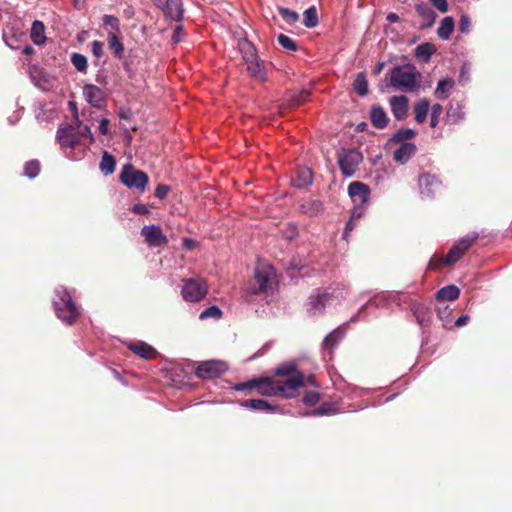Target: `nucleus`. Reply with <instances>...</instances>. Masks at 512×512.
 <instances>
[{"label":"nucleus","mask_w":512,"mask_h":512,"mask_svg":"<svg viewBox=\"0 0 512 512\" xmlns=\"http://www.w3.org/2000/svg\"><path fill=\"white\" fill-rule=\"evenodd\" d=\"M45 27L41 21H34L31 27L30 37L34 44L41 45L45 42Z\"/></svg>","instance_id":"obj_33"},{"label":"nucleus","mask_w":512,"mask_h":512,"mask_svg":"<svg viewBox=\"0 0 512 512\" xmlns=\"http://www.w3.org/2000/svg\"><path fill=\"white\" fill-rule=\"evenodd\" d=\"M429 101L427 99L419 100L414 106L415 120L417 123L421 124L426 120L428 111H429Z\"/></svg>","instance_id":"obj_36"},{"label":"nucleus","mask_w":512,"mask_h":512,"mask_svg":"<svg viewBox=\"0 0 512 512\" xmlns=\"http://www.w3.org/2000/svg\"><path fill=\"white\" fill-rule=\"evenodd\" d=\"M370 120L374 127L384 129L388 124V117L381 106H373L370 112Z\"/></svg>","instance_id":"obj_26"},{"label":"nucleus","mask_w":512,"mask_h":512,"mask_svg":"<svg viewBox=\"0 0 512 512\" xmlns=\"http://www.w3.org/2000/svg\"><path fill=\"white\" fill-rule=\"evenodd\" d=\"M298 187L310 185L312 183V172L310 169H302L298 172Z\"/></svg>","instance_id":"obj_51"},{"label":"nucleus","mask_w":512,"mask_h":512,"mask_svg":"<svg viewBox=\"0 0 512 512\" xmlns=\"http://www.w3.org/2000/svg\"><path fill=\"white\" fill-rule=\"evenodd\" d=\"M122 184L130 189L144 192L149 182L147 173L136 169L132 164H125L119 175Z\"/></svg>","instance_id":"obj_4"},{"label":"nucleus","mask_w":512,"mask_h":512,"mask_svg":"<svg viewBox=\"0 0 512 512\" xmlns=\"http://www.w3.org/2000/svg\"><path fill=\"white\" fill-rule=\"evenodd\" d=\"M312 386V387H318V383L314 376L309 375L308 377L305 376V386Z\"/></svg>","instance_id":"obj_63"},{"label":"nucleus","mask_w":512,"mask_h":512,"mask_svg":"<svg viewBox=\"0 0 512 512\" xmlns=\"http://www.w3.org/2000/svg\"><path fill=\"white\" fill-rule=\"evenodd\" d=\"M418 184L421 194L427 197H434L442 190V181L429 172H424L419 175Z\"/></svg>","instance_id":"obj_10"},{"label":"nucleus","mask_w":512,"mask_h":512,"mask_svg":"<svg viewBox=\"0 0 512 512\" xmlns=\"http://www.w3.org/2000/svg\"><path fill=\"white\" fill-rule=\"evenodd\" d=\"M103 24L106 27H110L109 32H119L120 30V21L117 17L113 15H104L103 17Z\"/></svg>","instance_id":"obj_49"},{"label":"nucleus","mask_w":512,"mask_h":512,"mask_svg":"<svg viewBox=\"0 0 512 512\" xmlns=\"http://www.w3.org/2000/svg\"><path fill=\"white\" fill-rule=\"evenodd\" d=\"M128 349L144 359H153L157 355L156 349L143 341L130 343Z\"/></svg>","instance_id":"obj_20"},{"label":"nucleus","mask_w":512,"mask_h":512,"mask_svg":"<svg viewBox=\"0 0 512 512\" xmlns=\"http://www.w3.org/2000/svg\"><path fill=\"white\" fill-rule=\"evenodd\" d=\"M273 275L274 271L270 265H261L256 267L254 271L253 282L250 284L248 291L251 294L266 292Z\"/></svg>","instance_id":"obj_7"},{"label":"nucleus","mask_w":512,"mask_h":512,"mask_svg":"<svg viewBox=\"0 0 512 512\" xmlns=\"http://www.w3.org/2000/svg\"><path fill=\"white\" fill-rule=\"evenodd\" d=\"M132 211L139 215H146L149 213L148 207L146 205L140 204V203L134 204Z\"/></svg>","instance_id":"obj_58"},{"label":"nucleus","mask_w":512,"mask_h":512,"mask_svg":"<svg viewBox=\"0 0 512 512\" xmlns=\"http://www.w3.org/2000/svg\"><path fill=\"white\" fill-rule=\"evenodd\" d=\"M459 295L460 289L456 285H447L437 291L436 299L438 301H454L458 299Z\"/></svg>","instance_id":"obj_30"},{"label":"nucleus","mask_w":512,"mask_h":512,"mask_svg":"<svg viewBox=\"0 0 512 512\" xmlns=\"http://www.w3.org/2000/svg\"><path fill=\"white\" fill-rule=\"evenodd\" d=\"M116 161L115 158L110 155L107 151H105L102 155V159L100 161V170L105 174H112L115 170Z\"/></svg>","instance_id":"obj_38"},{"label":"nucleus","mask_w":512,"mask_h":512,"mask_svg":"<svg viewBox=\"0 0 512 512\" xmlns=\"http://www.w3.org/2000/svg\"><path fill=\"white\" fill-rule=\"evenodd\" d=\"M161 8L166 18L180 22L183 19V5L181 0H153Z\"/></svg>","instance_id":"obj_12"},{"label":"nucleus","mask_w":512,"mask_h":512,"mask_svg":"<svg viewBox=\"0 0 512 512\" xmlns=\"http://www.w3.org/2000/svg\"><path fill=\"white\" fill-rule=\"evenodd\" d=\"M336 410L333 408L332 404L330 403H323L318 408L312 410L311 412H308L306 415L308 416H323V415H330L334 414Z\"/></svg>","instance_id":"obj_43"},{"label":"nucleus","mask_w":512,"mask_h":512,"mask_svg":"<svg viewBox=\"0 0 512 512\" xmlns=\"http://www.w3.org/2000/svg\"><path fill=\"white\" fill-rule=\"evenodd\" d=\"M221 317H222V311L216 305H212V306L206 308L199 315V318L201 320H204V319H207V318L220 319Z\"/></svg>","instance_id":"obj_45"},{"label":"nucleus","mask_w":512,"mask_h":512,"mask_svg":"<svg viewBox=\"0 0 512 512\" xmlns=\"http://www.w3.org/2000/svg\"><path fill=\"white\" fill-rule=\"evenodd\" d=\"M40 162L36 159L30 160L25 163L24 175L29 178H35L40 173Z\"/></svg>","instance_id":"obj_41"},{"label":"nucleus","mask_w":512,"mask_h":512,"mask_svg":"<svg viewBox=\"0 0 512 512\" xmlns=\"http://www.w3.org/2000/svg\"><path fill=\"white\" fill-rule=\"evenodd\" d=\"M389 102L392 113L397 120H403L407 117L408 98L406 96H392Z\"/></svg>","instance_id":"obj_19"},{"label":"nucleus","mask_w":512,"mask_h":512,"mask_svg":"<svg viewBox=\"0 0 512 512\" xmlns=\"http://www.w3.org/2000/svg\"><path fill=\"white\" fill-rule=\"evenodd\" d=\"M415 10L423 21L422 27L428 28L434 24L436 13L427 4H417Z\"/></svg>","instance_id":"obj_25"},{"label":"nucleus","mask_w":512,"mask_h":512,"mask_svg":"<svg viewBox=\"0 0 512 512\" xmlns=\"http://www.w3.org/2000/svg\"><path fill=\"white\" fill-rule=\"evenodd\" d=\"M86 101L93 107L101 109L105 105L103 91L96 85L86 84L83 88Z\"/></svg>","instance_id":"obj_16"},{"label":"nucleus","mask_w":512,"mask_h":512,"mask_svg":"<svg viewBox=\"0 0 512 512\" xmlns=\"http://www.w3.org/2000/svg\"><path fill=\"white\" fill-rule=\"evenodd\" d=\"M300 210L308 216H316L323 210L322 202L309 199L300 205Z\"/></svg>","instance_id":"obj_32"},{"label":"nucleus","mask_w":512,"mask_h":512,"mask_svg":"<svg viewBox=\"0 0 512 512\" xmlns=\"http://www.w3.org/2000/svg\"><path fill=\"white\" fill-rule=\"evenodd\" d=\"M370 188L368 185L360 182L354 181L348 186V194L352 198L353 202L362 205L369 200L370 196Z\"/></svg>","instance_id":"obj_14"},{"label":"nucleus","mask_w":512,"mask_h":512,"mask_svg":"<svg viewBox=\"0 0 512 512\" xmlns=\"http://www.w3.org/2000/svg\"><path fill=\"white\" fill-rule=\"evenodd\" d=\"M57 140L61 147L74 148L80 142L79 133L71 125H65L58 128Z\"/></svg>","instance_id":"obj_13"},{"label":"nucleus","mask_w":512,"mask_h":512,"mask_svg":"<svg viewBox=\"0 0 512 512\" xmlns=\"http://www.w3.org/2000/svg\"><path fill=\"white\" fill-rule=\"evenodd\" d=\"M241 406L248 409L258 410L266 413H273L277 410L276 406H273L269 402L262 399L244 400L241 402Z\"/></svg>","instance_id":"obj_23"},{"label":"nucleus","mask_w":512,"mask_h":512,"mask_svg":"<svg viewBox=\"0 0 512 512\" xmlns=\"http://www.w3.org/2000/svg\"><path fill=\"white\" fill-rule=\"evenodd\" d=\"M417 151L416 146L410 142H404L393 153V159L399 163H406Z\"/></svg>","instance_id":"obj_21"},{"label":"nucleus","mask_w":512,"mask_h":512,"mask_svg":"<svg viewBox=\"0 0 512 512\" xmlns=\"http://www.w3.org/2000/svg\"><path fill=\"white\" fill-rule=\"evenodd\" d=\"M302 376L298 375L293 379L276 380L272 377H258L256 392L262 396H281L285 399H292L298 395L301 388Z\"/></svg>","instance_id":"obj_1"},{"label":"nucleus","mask_w":512,"mask_h":512,"mask_svg":"<svg viewBox=\"0 0 512 512\" xmlns=\"http://www.w3.org/2000/svg\"><path fill=\"white\" fill-rule=\"evenodd\" d=\"M278 11L281 17L290 25L295 24L299 20V15L295 11L285 7H278Z\"/></svg>","instance_id":"obj_44"},{"label":"nucleus","mask_w":512,"mask_h":512,"mask_svg":"<svg viewBox=\"0 0 512 512\" xmlns=\"http://www.w3.org/2000/svg\"><path fill=\"white\" fill-rule=\"evenodd\" d=\"M341 336H342V332L340 331V329H336V330L332 331L330 334H328L325 337V339L323 341L324 347L325 348H333L338 343Z\"/></svg>","instance_id":"obj_47"},{"label":"nucleus","mask_w":512,"mask_h":512,"mask_svg":"<svg viewBox=\"0 0 512 512\" xmlns=\"http://www.w3.org/2000/svg\"><path fill=\"white\" fill-rule=\"evenodd\" d=\"M455 22L450 16L442 19L440 26L437 29V35L440 39L447 40L450 38L454 31Z\"/></svg>","instance_id":"obj_31"},{"label":"nucleus","mask_w":512,"mask_h":512,"mask_svg":"<svg viewBox=\"0 0 512 512\" xmlns=\"http://www.w3.org/2000/svg\"><path fill=\"white\" fill-rule=\"evenodd\" d=\"M207 282L200 277L183 280L181 295L187 302H199L208 294Z\"/></svg>","instance_id":"obj_5"},{"label":"nucleus","mask_w":512,"mask_h":512,"mask_svg":"<svg viewBox=\"0 0 512 512\" xmlns=\"http://www.w3.org/2000/svg\"><path fill=\"white\" fill-rule=\"evenodd\" d=\"M256 386H257V378H253V379L245 381V382L236 383L233 386V389L235 391H245V392L251 393L253 390H256Z\"/></svg>","instance_id":"obj_48"},{"label":"nucleus","mask_w":512,"mask_h":512,"mask_svg":"<svg viewBox=\"0 0 512 512\" xmlns=\"http://www.w3.org/2000/svg\"><path fill=\"white\" fill-rule=\"evenodd\" d=\"M169 191H170V187L168 185L159 184L155 189V196L158 199L163 200L167 197Z\"/></svg>","instance_id":"obj_54"},{"label":"nucleus","mask_w":512,"mask_h":512,"mask_svg":"<svg viewBox=\"0 0 512 512\" xmlns=\"http://www.w3.org/2000/svg\"><path fill=\"white\" fill-rule=\"evenodd\" d=\"M443 108L440 104H434L431 108V119L430 126L435 128L439 122V117L441 116Z\"/></svg>","instance_id":"obj_52"},{"label":"nucleus","mask_w":512,"mask_h":512,"mask_svg":"<svg viewBox=\"0 0 512 512\" xmlns=\"http://www.w3.org/2000/svg\"><path fill=\"white\" fill-rule=\"evenodd\" d=\"M91 52L97 59L101 58L104 54V44L98 40L93 41L91 43Z\"/></svg>","instance_id":"obj_53"},{"label":"nucleus","mask_w":512,"mask_h":512,"mask_svg":"<svg viewBox=\"0 0 512 512\" xmlns=\"http://www.w3.org/2000/svg\"><path fill=\"white\" fill-rule=\"evenodd\" d=\"M321 399V395L319 392L317 391H307L305 392L304 396H303V403L306 405V406H314L316 405Z\"/></svg>","instance_id":"obj_50"},{"label":"nucleus","mask_w":512,"mask_h":512,"mask_svg":"<svg viewBox=\"0 0 512 512\" xmlns=\"http://www.w3.org/2000/svg\"><path fill=\"white\" fill-rule=\"evenodd\" d=\"M183 32V27L181 25H178L175 27L172 35V41L173 43H179L181 41V34Z\"/></svg>","instance_id":"obj_59"},{"label":"nucleus","mask_w":512,"mask_h":512,"mask_svg":"<svg viewBox=\"0 0 512 512\" xmlns=\"http://www.w3.org/2000/svg\"><path fill=\"white\" fill-rule=\"evenodd\" d=\"M362 214H363V210H362L361 205L356 206L352 211L351 218L358 219L362 216Z\"/></svg>","instance_id":"obj_62"},{"label":"nucleus","mask_w":512,"mask_h":512,"mask_svg":"<svg viewBox=\"0 0 512 512\" xmlns=\"http://www.w3.org/2000/svg\"><path fill=\"white\" fill-rule=\"evenodd\" d=\"M141 235L151 247H163L168 244V239L159 226L146 225L141 229Z\"/></svg>","instance_id":"obj_11"},{"label":"nucleus","mask_w":512,"mask_h":512,"mask_svg":"<svg viewBox=\"0 0 512 512\" xmlns=\"http://www.w3.org/2000/svg\"><path fill=\"white\" fill-rule=\"evenodd\" d=\"M464 106L458 101H451L446 113V121L450 124L459 123L465 117Z\"/></svg>","instance_id":"obj_22"},{"label":"nucleus","mask_w":512,"mask_h":512,"mask_svg":"<svg viewBox=\"0 0 512 512\" xmlns=\"http://www.w3.org/2000/svg\"><path fill=\"white\" fill-rule=\"evenodd\" d=\"M411 310L420 325H425L429 321V310L425 305L413 303Z\"/></svg>","instance_id":"obj_37"},{"label":"nucleus","mask_w":512,"mask_h":512,"mask_svg":"<svg viewBox=\"0 0 512 512\" xmlns=\"http://www.w3.org/2000/svg\"><path fill=\"white\" fill-rule=\"evenodd\" d=\"M415 135L416 132L413 129H400L392 136L391 141L402 144L405 141L412 139Z\"/></svg>","instance_id":"obj_40"},{"label":"nucleus","mask_w":512,"mask_h":512,"mask_svg":"<svg viewBox=\"0 0 512 512\" xmlns=\"http://www.w3.org/2000/svg\"><path fill=\"white\" fill-rule=\"evenodd\" d=\"M338 165L344 176H353L358 165L363 161L361 152L357 149H341L338 153Z\"/></svg>","instance_id":"obj_6"},{"label":"nucleus","mask_w":512,"mask_h":512,"mask_svg":"<svg viewBox=\"0 0 512 512\" xmlns=\"http://www.w3.org/2000/svg\"><path fill=\"white\" fill-rule=\"evenodd\" d=\"M79 133V138L82 136V137H89L90 138V141L93 142L94 141V138H93V135H92V132H91V129L88 125H84L82 127V129L78 132Z\"/></svg>","instance_id":"obj_60"},{"label":"nucleus","mask_w":512,"mask_h":512,"mask_svg":"<svg viewBox=\"0 0 512 512\" xmlns=\"http://www.w3.org/2000/svg\"><path fill=\"white\" fill-rule=\"evenodd\" d=\"M279 45L288 51H296L297 43L285 34H279L277 37Z\"/></svg>","instance_id":"obj_46"},{"label":"nucleus","mask_w":512,"mask_h":512,"mask_svg":"<svg viewBox=\"0 0 512 512\" xmlns=\"http://www.w3.org/2000/svg\"><path fill=\"white\" fill-rule=\"evenodd\" d=\"M455 85V81L452 78H442L438 81L437 87L435 89V96L436 98L440 100H446L449 95L450 91Z\"/></svg>","instance_id":"obj_27"},{"label":"nucleus","mask_w":512,"mask_h":512,"mask_svg":"<svg viewBox=\"0 0 512 512\" xmlns=\"http://www.w3.org/2000/svg\"><path fill=\"white\" fill-rule=\"evenodd\" d=\"M429 2L442 13L448 11V3L446 0H429Z\"/></svg>","instance_id":"obj_56"},{"label":"nucleus","mask_w":512,"mask_h":512,"mask_svg":"<svg viewBox=\"0 0 512 512\" xmlns=\"http://www.w3.org/2000/svg\"><path fill=\"white\" fill-rule=\"evenodd\" d=\"M471 21L469 16L462 15L459 21V31L461 33H468L470 29Z\"/></svg>","instance_id":"obj_55"},{"label":"nucleus","mask_w":512,"mask_h":512,"mask_svg":"<svg viewBox=\"0 0 512 512\" xmlns=\"http://www.w3.org/2000/svg\"><path fill=\"white\" fill-rule=\"evenodd\" d=\"M57 298L54 300L55 311L59 319L72 324L79 316V310L66 289L56 290Z\"/></svg>","instance_id":"obj_3"},{"label":"nucleus","mask_w":512,"mask_h":512,"mask_svg":"<svg viewBox=\"0 0 512 512\" xmlns=\"http://www.w3.org/2000/svg\"><path fill=\"white\" fill-rule=\"evenodd\" d=\"M109 120L103 118L99 123V131L101 134L106 135L108 133Z\"/></svg>","instance_id":"obj_61"},{"label":"nucleus","mask_w":512,"mask_h":512,"mask_svg":"<svg viewBox=\"0 0 512 512\" xmlns=\"http://www.w3.org/2000/svg\"><path fill=\"white\" fill-rule=\"evenodd\" d=\"M468 320H469V317H468V316H466V315H462V316H460V317L456 320L455 325H456L457 327H461V326L465 325V324L467 323V321H468Z\"/></svg>","instance_id":"obj_64"},{"label":"nucleus","mask_w":512,"mask_h":512,"mask_svg":"<svg viewBox=\"0 0 512 512\" xmlns=\"http://www.w3.org/2000/svg\"><path fill=\"white\" fill-rule=\"evenodd\" d=\"M107 43L109 49L112 51L113 55L117 59H122L124 56V45L118 38L115 32H108L107 35Z\"/></svg>","instance_id":"obj_29"},{"label":"nucleus","mask_w":512,"mask_h":512,"mask_svg":"<svg viewBox=\"0 0 512 512\" xmlns=\"http://www.w3.org/2000/svg\"><path fill=\"white\" fill-rule=\"evenodd\" d=\"M303 24L307 28H313L318 24V13L317 9L312 6L305 10L303 14Z\"/></svg>","instance_id":"obj_39"},{"label":"nucleus","mask_w":512,"mask_h":512,"mask_svg":"<svg viewBox=\"0 0 512 512\" xmlns=\"http://www.w3.org/2000/svg\"><path fill=\"white\" fill-rule=\"evenodd\" d=\"M227 369L228 366L224 361L208 360L198 364L195 374L201 379H214L220 377Z\"/></svg>","instance_id":"obj_8"},{"label":"nucleus","mask_w":512,"mask_h":512,"mask_svg":"<svg viewBox=\"0 0 512 512\" xmlns=\"http://www.w3.org/2000/svg\"><path fill=\"white\" fill-rule=\"evenodd\" d=\"M311 92L307 89H302L300 91H289L286 94L287 101L290 106L298 107L306 103L310 98Z\"/></svg>","instance_id":"obj_28"},{"label":"nucleus","mask_w":512,"mask_h":512,"mask_svg":"<svg viewBox=\"0 0 512 512\" xmlns=\"http://www.w3.org/2000/svg\"><path fill=\"white\" fill-rule=\"evenodd\" d=\"M71 62L79 72H86L88 63L86 56L80 54V53H73L71 55Z\"/></svg>","instance_id":"obj_42"},{"label":"nucleus","mask_w":512,"mask_h":512,"mask_svg":"<svg viewBox=\"0 0 512 512\" xmlns=\"http://www.w3.org/2000/svg\"><path fill=\"white\" fill-rule=\"evenodd\" d=\"M442 265H445L443 262V258H431L428 264V269L430 270H437Z\"/></svg>","instance_id":"obj_57"},{"label":"nucleus","mask_w":512,"mask_h":512,"mask_svg":"<svg viewBox=\"0 0 512 512\" xmlns=\"http://www.w3.org/2000/svg\"><path fill=\"white\" fill-rule=\"evenodd\" d=\"M420 76L413 65L396 66L390 72V85L397 90L413 92L420 87Z\"/></svg>","instance_id":"obj_2"},{"label":"nucleus","mask_w":512,"mask_h":512,"mask_svg":"<svg viewBox=\"0 0 512 512\" xmlns=\"http://www.w3.org/2000/svg\"><path fill=\"white\" fill-rule=\"evenodd\" d=\"M353 89L355 93L361 97L366 96L368 94L369 89L365 72H360L357 74L353 82Z\"/></svg>","instance_id":"obj_35"},{"label":"nucleus","mask_w":512,"mask_h":512,"mask_svg":"<svg viewBox=\"0 0 512 512\" xmlns=\"http://www.w3.org/2000/svg\"><path fill=\"white\" fill-rule=\"evenodd\" d=\"M478 234L473 236H466L457 241L449 250L447 255L443 257L445 265L450 266L455 264L461 257L469 250L472 244L477 240Z\"/></svg>","instance_id":"obj_9"},{"label":"nucleus","mask_w":512,"mask_h":512,"mask_svg":"<svg viewBox=\"0 0 512 512\" xmlns=\"http://www.w3.org/2000/svg\"><path fill=\"white\" fill-rule=\"evenodd\" d=\"M274 375L279 377H288L287 379H293L298 375H301L303 378L301 387H305V375L298 370L297 363L295 361L281 363L274 369Z\"/></svg>","instance_id":"obj_17"},{"label":"nucleus","mask_w":512,"mask_h":512,"mask_svg":"<svg viewBox=\"0 0 512 512\" xmlns=\"http://www.w3.org/2000/svg\"><path fill=\"white\" fill-rule=\"evenodd\" d=\"M238 48L245 63L258 57L257 49L247 38L239 39Z\"/></svg>","instance_id":"obj_24"},{"label":"nucleus","mask_w":512,"mask_h":512,"mask_svg":"<svg viewBox=\"0 0 512 512\" xmlns=\"http://www.w3.org/2000/svg\"><path fill=\"white\" fill-rule=\"evenodd\" d=\"M332 299V295L326 291H317L310 296L308 313L310 315L322 314L325 310L326 304Z\"/></svg>","instance_id":"obj_15"},{"label":"nucleus","mask_w":512,"mask_h":512,"mask_svg":"<svg viewBox=\"0 0 512 512\" xmlns=\"http://www.w3.org/2000/svg\"><path fill=\"white\" fill-rule=\"evenodd\" d=\"M436 51L435 46L431 43H422L418 45L415 49V56L427 63L429 62L432 54Z\"/></svg>","instance_id":"obj_34"},{"label":"nucleus","mask_w":512,"mask_h":512,"mask_svg":"<svg viewBox=\"0 0 512 512\" xmlns=\"http://www.w3.org/2000/svg\"><path fill=\"white\" fill-rule=\"evenodd\" d=\"M248 74L255 80L260 82L267 81V71L265 62L258 56L255 60L246 62Z\"/></svg>","instance_id":"obj_18"}]
</instances>
